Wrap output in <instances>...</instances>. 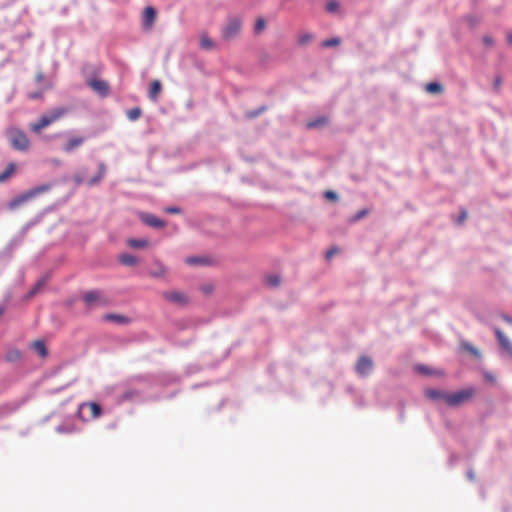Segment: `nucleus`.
Returning <instances> with one entry per match:
<instances>
[{
  "label": "nucleus",
  "instance_id": "25",
  "mask_svg": "<svg viewBox=\"0 0 512 512\" xmlns=\"http://www.w3.org/2000/svg\"><path fill=\"white\" fill-rule=\"evenodd\" d=\"M142 111L140 108L135 107L127 111V117L131 121H136L141 116Z\"/></svg>",
  "mask_w": 512,
  "mask_h": 512
},
{
  "label": "nucleus",
  "instance_id": "37",
  "mask_svg": "<svg viewBox=\"0 0 512 512\" xmlns=\"http://www.w3.org/2000/svg\"><path fill=\"white\" fill-rule=\"evenodd\" d=\"M464 348L467 351L471 352L472 354L479 356V351L475 347L471 346L470 344H467V343L464 344Z\"/></svg>",
  "mask_w": 512,
  "mask_h": 512
},
{
  "label": "nucleus",
  "instance_id": "29",
  "mask_svg": "<svg viewBox=\"0 0 512 512\" xmlns=\"http://www.w3.org/2000/svg\"><path fill=\"white\" fill-rule=\"evenodd\" d=\"M76 431H77V428L73 425H70V426L61 425V426L57 427V432H59V433H73Z\"/></svg>",
  "mask_w": 512,
  "mask_h": 512
},
{
  "label": "nucleus",
  "instance_id": "30",
  "mask_svg": "<svg viewBox=\"0 0 512 512\" xmlns=\"http://www.w3.org/2000/svg\"><path fill=\"white\" fill-rule=\"evenodd\" d=\"M339 44H340L339 38H330V39L323 41L322 46L323 47H333V46H338Z\"/></svg>",
  "mask_w": 512,
  "mask_h": 512
},
{
  "label": "nucleus",
  "instance_id": "44",
  "mask_svg": "<svg viewBox=\"0 0 512 512\" xmlns=\"http://www.w3.org/2000/svg\"><path fill=\"white\" fill-rule=\"evenodd\" d=\"M483 41H484V43H485L486 45H492V44H493V40H492V38H491V37H488V36H485V37L483 38Z\"/></svg>",
  "mask_w": 512,
  "mask_h": 512
},
{
  "label": "nucleus",
  "instance_id": "9",
  "mask_svg": "<svg viewBox=\"0 0 512 512\" xmlns=\"http://www.w3.org/2000/svg\"><path fill=\"white\" fill-rule=\"evenodd\" d=\"M373 369V361L371 358L363 356L361 357L356 364V371L358 374L362 376H366L371 373Z\"/></svg>",
  "mask_w": 512,
  "mask_h": 512
},
{
  "label": "nucleus",
  "instance_id": "40",
  "mask_svg": "<svg viewBox=\"0 0 512 512\" xmlns=\"http://www.w3.org/2000/svg\"><path fill=\"white\" fill-rule=\"evenodd\" d=\"M165 211L169 214H178L180 213V209L178 207H168Z\"/></svg>",
  "mask_w": 512,
  "mask_h": 512
},
{
  "label": "nucleus",
  "instance_id": "12",
  "mask_svg": "<svg viewBox=\"0 0 512 512\" xmlns=\"http://www.w3.org/2000/svg\"><path fill=\"white\" fill-rule=\"evenodd\" d=\"M156 18V10L148 6L144 10L143 24L146 28H151Z\"/></svg>",
  "mask_w": 512,
  "mask_h": 512
},
{
  "label": "nucleus",
  "instance_id": "16",
  "mask_svg": "<svg viewBox=\"0 0 512 512\" xmlns=\"http://www.w3.org/2000/svg\"><path fill=\"white\" fill-rule=\"evenodd\" d=\"M105 174H106V166L104 163L101 162L98 165L97 174L88 180V185L94 186V185L98 184L104 178Z\"/></svg>",
  "mask_w": 512,
  "mask_h": 512
},
{
  "label": "nucleus",
  "instance_id": "36",
  "mask_svg": "<svg viewBox=\"0 0 512 512\" xmlns=\"http://www.w3.org/2000/svg\"><path fill=\"white\" fill-rule=\"evenodd\" d=\"M338 252H339V250L336 247L330 248L326 252V259H328V260L331 259Z\"/></svg>",
  "mask_w": 512,
  "mask_h": 512
},
{
  "label": "nucleus",
  "instance_id": "2",
  "mask_svg": "<svg viewBox=\"0 0 512 512\" xmlns=\"http://www.w3.org/2000/svg\"><path fill=\"white\" fill-rule=\"evenodd\" d=\"M65 113V108H55L49 113L42 115L37 122L30 124V129L35 133H40L44 128L59 120Z\"/></svg>",
  "mask_w": 512,
  "mask_h": 512
},
{
  "label": "nucleus",
  "instance_id": "45",
  "mask_svg": "<svg viewBox=\"0 0 512 512\" xmlns=\"http://www.w3.org/2000/svg\"><path fill=\"white\" fill-rule=\"evenodd\" d=\"M137 395V392L135 391H132V392H127L125 395H124V398L125 399H130L132 398L133 396Z\"/></svg>",
  "mask_w": 512,
  "mask_h": 512
},
{
  "label": "nucleus",
  "instance_id": "20",
  "mask_svg": "<svg viewBox=\"0 0 512 512\" xmlns=\"http://www.w3.org/2000/svg\"><path fill=\"white\" fill-rule=\"evenodd\" d=\"M200 46L202 49L211 50L215 47V44L206 33H203L200 36Z\"/></svg>",
  "mask_w": 512,
  "mask_h": 512
},
{
  "label": "nucleus",
  "instance_id": "10",
  "mask_svg": "<svg viewBox=\"0 0 512 512\" xmlns=\"http://www.w3.org/2000/svg\"><path fill=\"white\" fill-rule=\"evenodd\" d=\"M83 299L88 306L101 305L105 303V300L100 291L87 292L83 296Z\"/></svg>",
  "mask_w": 512,
  "mask_h": 512
},
{
  "label": "nucleus",
  "instance_id": "7",
  "mask_svg": "<svg viewBox=\"0 0 512 512\" xmlns=\"http://www.w3.org/2000/svg\"><path fill=\"white\" fill-rule=\"evenodd\" d=\"M88 85L100 96L106 97L109 95L110 87L109 84L101 79H91Z\"/></svg>",
  "mask_w": 512,
  "mask_h": 512
},
{
  "label": "nucleus",
  "instance_id": "23",
  "mask_svg": "<svg viewBox=\"0 0 512 512\" xmlns=\"http://www.w3.org/2000/svg\"><path fill=\"white\" fill-rule=\"evenodd\" d=\"M265 283L270 287H277L281 283V278L276 274H271L265 277Z\"/></svg>",
  "mask_w": 512,
  "mask_h": 512
},
{
  "label": "nucleus",
  "instance_id": "38",
  "mask_svg": "<svg viewBox=\"0 0 512 512\" xmlns=\"http://www.w3.org/2000/svg\"><path fill=\"white\" fill-rule=\"evenodd\" d=\"M368 213V210L366 209H363L361 211H359L354 217H353V221H358L360 220L362 217H364L365 215H367Z\"/></svg>",
  "mask_w": 512,
  "mask_h": 512
},
{
  "label": "nucleus",
  "instance_id": "50",
  "mask_svg": "<svg viewBox=\"0 0 512 512\" xmlns=\"http://www.w3.org/2000/svg\"><path fill=\"white\" fill-rule=\"evenodd\" d=\"M36 291H37V287H35V288L30 292V294H31V295H34V294L36 293Z\"/></svg>",
  "mask_w": 512,
  "mask_h": 512
},
{
  "label": "nucleus",
  "instance_id": "52",
  "mask_svg": "<svg viewBox=\"0 0 512 512\" xmlns=\"http://www.w3.org/2000/svg\"><path fill=\"white\" fill-rule=\"evenodd\" d=\"M499 84H500V81H499V80H497V81L495 82V85H496V86H498Z\"/></svg>",
  "mask_w": 512,
  "mask_h": 512
},
{
  "label": "nucleus",
  "instance_id": "28",
  "mask_svg": "<svg viewBox=\"0 0 512 512\" xmlns=\"http://www.w3.org/2000/svg\"><path fill=\"white\" fill-rule=\"evenodd\" d=\"M339 9V2L336 0H330L326 4V11L329 13L336 12Z\"/></svg>",
  "mask_w": 512,
  "mask_h": 512
},
{
  "label": "nucleus",
  "instance_id": "6",
  "mask_svg": "<svg viewBox=\"0 0 512 512\" xmlns=\"http://www.w3.org/2000/svg\"><path fill=\"white\" fill-rule=\"evenodd\" d=\"M242 22L239 18H230L222 29V36L225 40L237 37L241 31Z\"/></svg>",
  "mask_w": 512,
  "mask_h": 512
},
{
  "label": "nucleus",
  "instance_id": "27",
  "mask_svg": "<svg viewBox=\"0 0 512 512\" xmlns=\"http://www.w3.org/2000/svg\"><path fill=\"white\" fill-rule=\"evenodd\" d=\"M327 123V118L325 117H319L315 120H311L307 123L308 128H316L318 126L324 125Z\"/></svg>",
  "mask_w": 512,
  "mask_h": 512
},
{
  "label": "nucleus",
  "instance_id": "33",
  "mask_svg": "<svg viewBox=\"0 0 512 512\" xmlns=\"http://www.w3.org/2000/svg\"><path fill=\"white\" fill-rule=\"evenodd\" d=\"M186 263L190 265H196L204 263V260L199 257H189L186 259Z\"/></svg>",
  "mask_w": 512,
  "mask_h": 512
},
{
  "label": "nucleus",
  "instance_id": "17",
  "mask_svg": "<svg viewBox=\"0 0 512 512\" xmlns=\"http://www.w3.org/2000/svg\"><path fill=\"white\" fill-rule=\"evenodd\" d=\"M16 168H17V166L15 163H13V162L9 163L6 166L5 170L0 173V184L9 180L14 175Z\"/></svg>",
  "mask_w": 512,
  "mask_h": 512
},
{
  "label": "nucleus",
  "instance_id": "48",
  "mask_svg": "<svg viewBox=\"0 0 512 512\" xmlns=\"http://www.w3.org/2000/svg\"><path fill=\"white\" fill-rule=\"evenodd\" d=\"M507 41L510 45H512V32L507 35Z\"/></svg>",
  "mask_w": 512,
  "mask_h": 512
},
{
  "label": "nucleus",
  "instance_id": "24",
  "mask_svg": "<svg viewBox=\"0 0 512 512\" xmlns=\"http://www.w3.org/2000/svg\"><path fill=\"white\" fill-rule=\"evenodd\" d=\"M128 245L132 248H145L148 246V241L145 239H129Z\"/></svg>",
  "mask_w": 512,
  "mask_h": 512
},
{
  "label": "nucleus",
  "instance_id": "19",
  "mask_svg": "<svg viewBox=\"0 0 512 512\" xmlns=\"http://www.w3.org/2000/svg\"><path fill=\"white\" fill-rule=\"evenodd\" d=\"M21 357H22L21 351L16 348L9 349L5 355V359L8 362H17L21 359Z\"/></svg>",
  "mask_w": 512,
  "mask_h": 512
},
{
  "label": "nucleus",
  "instance_id": "31",
  "mask_svg": "<svg viewBox=\"0 0 512 512\" xmlns=\"http://www.w3.org/2000/svg\"><path fill=\"white\" fill-rule=\"evenodd\" d=\"M266 27V22L263 18H259L257 19L256 21V24H255V33H260L261 31H263Z\"/></svg>",
  "mask_w": 512,
  "mask_h": 512
},
{
  "label": "nucleus",
  "instance_id": "47",
  "mask_svg": "<svg viewBox=\"0 0 512 512\" xmlns=\"http://www.w3.org/2000/svg\"><path fill=\"white\" fill-rule=\"evenodd\" d=\"M502 319H503L504 321H506L507 323L512 324V317L507 316V315H503V316H502Z\"/></svg>",
  "mask_w": 512,
  "mask_h": 512
},
{
  "label": "nucleus",
  "instance_id": "26",
  "mask_svg": "<svg viewBox=\"0 0 512 512\" xmlns=\"http://www.w3.org/2000/svg\"><path fill=\"white\" fill-rule=\"evenodd\" d=\"M426 91L432 94L440 93L442 91V85L437 82H431L426 85Z\"/></svg>",
  "mask_w": 512,
  "mask_h": 512
},
{
  "label": "nucleus",
  "instance_id": "41",
  "mask_svg": "<svg viewBox=\"0 0 512 512\" xmlns=\"http://www.w3.org/2000/svg\"><path fill=\"white\" fill-rule=\"evenodd\" d=\"M467 217V212L465 210H463L458 218V223L461 224L465 221Z\"/></svg>",
  "mask_w": 512,
  "mask_h": 512
},
{
  "label": "nucleus",
  "instance_id": "39",
  "mask_svg": "<svg viewBox=\"0 0 512 512\" xmlns=\"http://www.w3.org/2000/svg\"><path fill=\"white\" fill-rule=\"evenodd\" d=\"M325 197H326V198H328V199H330V200H333V201H334V200H337V198H338V197H337V194H336L335 192H333V191H327V192L325 193Z\"/></svg>",
  "mask_w": 512,
  "mask_h": 512
},
{
  "label": "nucleus",
  "instance_id": "22",
  "mask_svg": "<svg viewBox=\"0 0 512 512\" xmlns=\"http://www.w3.org/2000/svg\"><path fill=\"white\" fill-rule=\"evenodd\" d=\"M119 259H120V262L126 266H133V265L137 264L136 257H134L131 254H122Z\"/></svg>",
  "mask_w": 512,
  "mask_h": 512
},
{
  "label": "nucleus",
  "instance_id": "1",
  "mask_svg": "<svg viewBox=\"0 0 512 512\" xmlns=\"http://www.w3.org/2000/svg\"><path fill=\"white\" fill-rule=\"evenodd\" d=\"M50 189H51L50 184H43V185L34 187V188L22 193L21 195L13 198L12 200H10L8 203V208L10 210H14L17 207H19L20 205L28 202L29 200L37 197L38 195H40L42 193L49 191Z\"/></svg>",
  "mask_w": 512,
  "mask_h": 512
},
{
  "label": "nucleus",
  "instance_id": "49",
  "mask_svg": "<svg viewBox=\"0 0 512 512\" xmlns=\"http://www.w3.org/2000/svg\"><path fill=\"white\" fill-rule=\"evenodd\" d=\"M4 312H5V307L0 306V317L4 314Z\"/></svg>",
  "mask_w": 512,
  "mask_h": 512
},
{
  "label": "nucleus",
  "instance_id": "21",
  "mask_svg": "<svg viewBox=\"0 0 512 512\" xmlns=\"http://www.w3.org/2000/svg\"><path fill=\"white\" fill-rule=\"evenodd\" d=\"M160 91H161V84H160V82L158 80H154L151 83L150 90H149L150 98L156 99L158 94L160 93Z\"/></svg>",
  "mask_w": 512,
  "mask_h": 512
},
{
  "label": "nucleus",
  "instance_id": "4",
  "mask_svg": "<svg viewBox=\"0 0 512 512\" xmlns=\"http://www.w3.org/2000/svg\"><path fill=\"white\" fill-rule=\"evenodd\" d=\"M78 415L82 421L94 420L102 415V408L96 402H84L78 407Z\"/></svg>",
  "mask_w": 512,
  "mask_h": 512
},
{
  "label": "nucleus",
  "instance_id": "18",
  "mask_svg": "<svg viewBox=\"0 0 512 512\" xmlns=\"http://www.w3.org/2000/svg\"><path fill=\"white\" fill-rule=\"evenodd\" d=\"M32 347L42 358H45L48 355V350L44 341L36 340L33 342Z\"/></svg>",
  "mask_w": 512,
  "mask_h": 512
},
{
  "label": "nucleus",
  "instance_id": "43",
  "mask_svg": "<svg viewBox=\"0 0 512 512\" xmlns=\"http://www.w3.org/2000/svg\"><path fill=\"white\" fill-rule=\"evenodd\" d=\"M263 110H264V108H261V109H260V110H258V111L249 112V113L247 114V116H248L249 118L256 117V116H257V115H259V113H260L261 111H263Z\"/></svg>",
  "mask_w": 512,
  "mask_h": 512
},
{
  "label": "nucleus",
  "instance_id": "34",
  "mask_svg": "<svg viewBox=\"0 0 512 512\" xmlns=\"http://www.w3.org/2000/svg\"><path fill=\"white\" fill-rule=\"evenodd\" d=\"M166 273V269L163 265H159V268L157 271H154V272H151V275L153 277H162L164 276Z\"/></svg>",
  "mask_w": 512,
  "mask_h": 512
},
{
  "label": "nucleus",
  "instance_id": "13",
  "mask_svg": "<svg viewBox=\"0 0 512 512\" xmlns=\"http://www.w3.org/2000/svg\"><path fill=\"white\" fill-rule=\"evenodd\" d=\"M85 141V137L83 136H74L71 137L67 143L64 145V151L65 152H72L74 149L81 146Z\"/></svg>",
  "mask_w": 512,
  "mask_h": 512
},
{
  "label": "nucleus",
  "instance_id": "5",
  "mask_svg": "<svg viewBox=\"0 0 512 512\" xmlns=\"http://www.w3.org/2000/svg\"><path fill=\"white\" fill-rule=\"evenodd\" d=\"M475 395V389L472 387L454 392L448 393L446 397V403L451 407L460 406L463 403L468 402Z\"/></svg>",
  "mask_w": 512,
  "mask_h": 512
},
{
  "label": "nucleus",
  "instance_id": "14",
  "mask_svg": "<svg viewBox=\"0 0 512 512\" xmlns=\"http://www.w3.org/2000/svg\"><path fill=\"white\" fill-rule=\"evenodd\" d=\"M495 334L501 347L512 354V343L509 341L507 336H505L498 328L495 329Z\"/></svg>",
  "mask_w": 512,
  "mask_h": 512
},
{
  "label": "nucleus",
  "instance_id": "8",
  "mask_svg": "<svg viewBox=\"0 0 512 512\" xmlns=\"http://www.w3.org/2000/svg\"><path fill=\"white\" fill-rule=\"evenodd\" d=\"M165 300L172 302L177 305H186L188 303V297L179 291H167L163 293Z\"/></svg>",
  "mask_w": 512,
  "mask_h": 512
},
{
  "label": "nucleus",
  "instance_id": "32",
  "mask_svg": "<svg viewBox=\"0 0 512 512\" xmlns=\"http://www.w3.org/2000/svg\"><path fill=\"white\" fill-rule=\"evenodd\" d=\"M311 39H312V35H311V34H309V33L301 34V35H299V37H298V43H299L300 45H305V44H307L309 41H311Z\"/></svg>",
  "mask_w": 512,
  "mask_h": 512
},
{
  "label": "nucleus",
  "instance_id": "3",
  "mask_svg": "<svg viewBox=\"0 0 512 512\" xmlns=\"http://www.w3.org/2000/svg\"><path fill=\"white\" fill-rule=\"evenodd\" d=\"M7 135L13 149L25 151L29 148L30 141L22 130L13 127L8 129Z\"/></svg>",
  "mask_w": 512,
  "mask_h": 512
},
{
  "label": "nucleus",
  "instance_id": "51",
  "mask_svg": "<svg viewBox=\"0 0 512 512\" xmlns=\"http://www.w3.org/2000/svg\"><path fill=\"white\" fill-rule=\"evenodd\" d=\"M36 97H38V95H37V94H33V95H31V98H36Z\"/></svg>",
  "mask_w": 512,
  "mask_h": 512
},
{
  "label": "nucleus",
  "instance_id": "35",
  "mask_svg": "<svg viewBox=\"0 0 512 512\" xmlns=\"http://www.w3.org/2000/svg\"><path fill=\"white\" fill-rule=\"evenodd\" d=\"M417 370H418L420 373L425 374V375H430V374H432L431 369H429L428 367L423 366V365H419V366H417Z\"/></svg>",
  "mask_w": 512,
  "mask_h": 512
},
{
  "label": "nucleus",
  "instance_id": "46",
  "mask_svg": "<svg viewBox=\"0 0 512 512\" xmlns=\"http://www.w3.org/2000/svg\"><path fill=\"white\" fill-rule=\"evenodd\" d=\"M74 180L77 184L83 183V178L81 176L75 175Z\"/></svg>",
  "mask_w": 512,
  "mask_h": 512
},
{
  "label": "nucleus",
  "instance_id": "11",
  "mask_svg": "<svg viewBox=\"0 0 512 512\" xmlns=\"http://www.w3.org/2000/svg\"><path fill=\"white\" fill-rule=\"evenodd\" d=\"M142 221L153 228H163L165 226V222L154 215L145 214L142 216Z\"/></svg>",
  "mask_w": 512,
  "mask_h": 512
},
{
  "label": "nucleus",
  "instance_id": "42",
  "mask_svg": "<svg viewBox=\"0 0 512 512\" xmlns=\"http://www.w3.org/2000/svg\"><path fill=\"white\" fill-rule=\"evenodd\" d=\"M107 318L117 320L119 322H122L125 319L123 316H119V315H109V316H107Z\"/></svg>",
  "mask_w": 512,
  "mask_h": 512
},
{
  "label": "nucleus",
  "instance_id": "15",
  "mask_svg": "<svg viewBox=\"0 0 512 512\" xmlns=\"http://www.w3.org/2000/svg\"><path fill=\"white\" fill-rule=\"evenodd\" d=\"M425 396L431 400H443L446 402L448 393L437 389H426Z\"/></svg>",
  "mask_w": 512,
  "mask_h": 512
}]
</instances>
